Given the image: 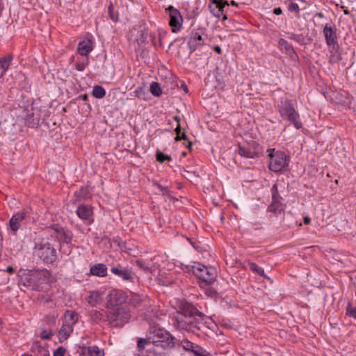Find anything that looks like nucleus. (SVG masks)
<instances>
[{"label": "nucleus", "mask_w": 356, "mask_h": 356, "mask_svg": "<svg viewBox=\"0 0 356 356\" xmlns=\"http://www.w3.org/2000/svg\"><path fill=\"white\" fill-rule=\"evenodd\" d=\"M278 45L280 49L284 50L286 54H292L296 56V52L293 47L286 40L280 38L278 41Z\"/></svg>", "instance_id": "28"}, {"label": "nucleus", "mask_w": 356, "mask_h": 356, "mask_svg": "<svg viewBox=\"0 0 356 356\" xmlns=\"http://www.w3.org/2000/svg\"><path fill=\"white\" fill-rule=\"evenodd\" d=\"M272 202H281L282 197L278 192L277 184H275L271 188Z\"/></svg>", "instance_id": "34"}, {"label": "nucleus", "mask_w": 356, "mask_h": 356, "mask_svg": "<svg viewBox=\"0 0 356 356\" xmlns=\"http://www.w3.org/2000/svg\"><path fill=\"white\" fill-rule=\"evenodd\" d=\"M74 202L86 200L90 197V191L88 186H82L74 194Z\"/></svg>", "instance_id": "18"}, {"label": "nucleus", "mask_w": 356, "mask_h": 356, "mask_svg": "<svg viewBox=\"0 0 356 356\" xmlns=\"http://www.w3.org/2000/svg\"><path fill=\"white\" fill-rule=\"evenodd\" d=\"M78 321V314L75 312L67 310L64 314L63 322L74 325Z\"/></svg>", "instance_id": "26"}, {"label": "nucleus", "mask_w": 356, "mask_h": 356, "mask_svg": "<svg viewBox=\"0 0 356 356\" xmlns=\"http://www.w3.org/2000/svg\"><path fill=\"white\" fill-rule=\"evenodd\" d=\"M54 236L60 243L70 244L72 240V233L70 231H65L62 227L54 229Z\"/></svg>", "instance_id": "14"}, {"label": "nucleus", "mask_w": 356, "mask_h": 356, "mask_svg": "<svg viewBox=\"0 0 356 356\" xmlns=\"http://www.w3.org/2000/svg\"><path fill=\"white\" fill-rule=\"evenodd\" d=\"M245 144L248 146L250 149H251L252 151L255 152V154H257V156L259 155L260 146L257 142L254 140H251Z\"/></svg>", "instance_id": "37"}, {"label": "nucleus", "mask_w": 356, "mask_h": 356, "mask_svg": "<svg viewBox=\"0 0 356 356\" xmlns=\"http://www.w3.org/2000/svg\"><path fill=\"white\" fill-rule=\"evenodd\" d=\"M341 8L343 9V13H344L345 15H349V14H350L349 10H347V9H346L344 6H341Z\"/></svg>", "instance_id": "63"}, {"label": "nucleus", "mask_w": 356, "mask_h": 356, "mask_svg": "<svg viewBox=\"0 0 356 356\" xmlns=\"http://www.w3.org/2000/svg\"><path fill=\"white\" fill-rule=\"evenodd\" d=\"M156 160L160 163H163L165 161H171L172 159L170 156L165 154L163 152H157L156 153Z\"/></svg>", "instance_id": "41"}, {"label": "nucleus", "mask_w": 356, "mask_h": 356, "mask_svg": "<svg viewBox=\"0 0 356 356\" xmlns=\"http://www.w3.org/2000/svg\"><path fill=\"white\" fill-rule=\"evenodd\" d=\"M128 300L126 292L122 290L114 289L109 292L106 297V305L108 309L125 307L124 305Z\"/></svg>", "instance_id": "9"}, {"label": "nucleus", "mask_w": 356, "mask_h": 356, "mask_svg": "<svg viewBox=\"0 0 356 356\" xmlns=\"http://www.w3.org/2000/svg\"><path fill=\"white\" fill-rule=\"evenodd\" d=\"M202 30L192 31L188 40V45L191 51H194L197 47L202 46L204 40L202 37Z\"/></svg>", "instance_id": "13"}, {"label": "nucleus", "mask_w": 356, "mask_h": 356, "mask_svg": "<svg viewBox=\"0 0 356 356\" xmlns=\"http://www.w3.org/2000/svg\"><path fill=\"white\" fill-rule=\"evenodd\" d=\"M135 96L139 98H143L145 95V91L142 88H138L134 91Z\"/></svg>", "instance_id": "52"}, {"label": "nucleus", "mask_w": 356, "mask_h": 356, "mask_svg": "<svg viewBox=\"0 0 356 356\" xmlns=\"http://www.w3.org/2000/svg\"><path fill=\"white\" fill-rule=\"evenodd\" d=\"M248 266L250 267V269L252 272L259 275L260 276H261L264 278H268L267 275L264 273V270L261 267H259V266H257L255 263L249 262Z\"/></svg>", "instance_id": "31"}, {"label": "nucleus", "mask_w": 356, "mask_h": 356, "mask_svg": "<svg viewBox=\"0 0 356 356\" xmlns=\"http://www.w3.org/2000/svg\"><path fill=\"white\" fill-rule=\"evenodd\" d=\"M181 88L184 90L185 92H188V87L184 83L181 84Z\"/></svg>", "instance_id": "57"}, {"label": "nucleus", "mask_w": 356, "mask_h": 356, "mask_svg": "<svg viewBox=\"0 0 356 356\" xmlns=\"http://www.w3.org/2000/svg\"><path fill=\"white\" fill-rule=\"evenodd\" d=\"M6 271L8 273H13L14 272V268L12 266L7 267Z\"/></svg>", "instance_id": "58"}, {"label": "nucleus", "mask_w": 356, "mask_h": 356, "mask_svg": "<svg viewBox=\"0 0 356 356\" xmlns=\"http://www.w3.org/2000/svg\"><path fill=\"white\" fill-rule=\"evenodd\" d=\"M279 112L283 119L290 121L297 129L302 127V123L298 120L300 115L290 100L286 99L281 102Z\"/></svg>", "instance_id": "6"}, {"label": "nucleus", "mask_w": 356, "mask_h": 356, "mask_svg": "<svg viewBox=\"0 0 356 356\" xmlns=\"http://www.w3.org/2000/svg\"><path fill=\"white\" fill-rule=\"evenodd\" d=\"M166 13L170 17L169 25L173 33L179 31L182 27L183 17L179 10L170 5L165 8Z\"/></svg>", "instance_id": "11"}, {"label": "nucleus", "mask_w": 356, "mask_h": 356, "mask_svg": "<svg viewBox=\"0 0 356 356\" xmlns=\"http://www.w3.org/2000/svg\"><path fill=\"white\" fill-rule=\"evenodd\" d=\"M214 51L218 54L221 53V48L219 46H216L214 47Z\"/></svg>", "instance_id": "62"}, {"label": "nucleus", "mask_w": 356, "mask_h": 356, "mask_svg": "<svg viewBox=\"0 0 356 356\" xmlns=\"http://www.w3.org/2000/svg\"><path fill=\"white\" fill-rule=\"evenodd\" d=\"M282 13V9L278 7V8H275L274 10H273V13L276 15H281Z\"/></svg>", "instance_id": "54"}, {"label": "nucleus", "mask_w": 356, "mask_h": 356, "mask_svg": "<svg viewBox=\"0 0 356 356\" xmlns=\"http://www.w3.org/2000/svg\"><path fill=\"white\" fill-rule=\"evenodd\" d=\"M346 315L356 319V307H352L350 304H348L346 308Z\"/></svg>", "instance_id": "42"}, {"label": "nucleus", "mask_w": 356, "mask_h": 356, "mask_svg": "<svg viewBox=\"0 0 356 356\" xmlns=\"http://www.w3.org/2000/svg\"><path fill=\"white\" fill-rule=\"evenodd\" d=\"M92 50L90 40L80 42L78 44V52L81 56H87Z\"/></svg>", "instance_id": "25"}, {"label": "nucleus", "mask_w": 356, "mask_h": 356, "mask_svg": "<svg viewBox=\"0 0 356 356\" xmlns=\"http://www.w3.org/2000/svg\"><path fill=\"white\" fill-rule=\"evenodd\" d=\"M303 222L305 225H309L311 222V218L308 216H305L303 218Z\"/></svg>", "instance_id": "55"}, {"label": "nucleus", "mask_w": 356, "mask_h": 356, "mask_svg": "<svg viewBox=\"0 0 356 356\" xmlns=\"http://www.w3.org/2000/svg\"><path fill=\"white\" fill-rule=\"evenodd\" d=\"M315 16L319 18H324L325 17L324 14L322 12L316 13Z\"/></svg>", "instance_id": "59"}, {"label": "nucleus", "mask_w": 356, "mask_h": 356, "mask_svg": "<svg viewBox=\"0 0 356 356\" xmlns=\"http://www.w3.org/2000/svg\"><path fill=\"white\" fill-rule=\"evenodd\" d=\"M76 214L82 220H92V207L88 204H80L77 207Z\"/></svg>", "instance_id": "16"}, {"label": "nucleus", "mask_w": 356, "mask_h": 356, "mask_svg": "<svg viewBox=\"0 0 356 356\" xmlns=\"http://www.w3.org/2000/svg\"><path fill=\"white\" fill-rule=\"evenodd\" d=\"M26 213L19 211L14 214L9 220L8 226L13 232H17L21 225V222L25 219Z\"/></svg>", "instance_id": "15"}, {"label": "nucleus", "mask_w": 356, "mask_h": 356, "mask_svg": "<svg viewBox=\"0 0 356 356\" xmlns=\"http://www.w3.org/2000/svg\"><path fill=\"white\" fill-rule=\"evenodd\" d=\"M268 156L270 158L268 168L274 172H281L288 165L289 157L282 151H275V149H269Z\"/></svg>", "instance_id": "5"}, {"label": "nucleus", "mask_w": 356, "mask_h": 356, "mask_svg": "<svg viewBox=\"0 0 356 356\" xmlns=\"http://www.w3.org/2000/svg\"><path fill=\"white\" fill-rule=\"evenodd\" d=\"M150 92L155 97H159L162 94L160 84L157 82H152L150 86Z\"/></svg>", "instance_id": "35"}, {"label": "nucleus", "mask_w": 356, "mask_h": 356, "mask_svg": "<svg viewBox=\"0 0 356 356\" xmlns=\"http://www.w3.org/2000/svg\"><path fill=\"white\" fill-rule=\"evenodd\" d=\"M143 300L141 297L138 294H133L129 300V303L134 307H138L141 305Z\"/></svg>", "instance_id": "36"}, {"label": "nucleus", "mask_w": 356, "mask_h": 356, "mask_svg": "<svg viewBox=\"0 0 356 356\" xmlns=\"http://www.w3.org/2000/svg\"><path fill=\"white\" fill-rule=\"evenodd\" d=\"M238 152L241 156L245 158L254 159L257 157V154L252 151L245 143L238 145Z\"/></svg>", "instance_id": "23"}, {"label": "nucleus", "mask_w": 356, "mask_h": 356, "mask_svg": "<svg viewBox=\"0 0 356 356\" xmlns=\"http://www.w3.org/2000/svg\"><path fill=\"white\" fill-rule=\"evenodd\" d=\"M35 252L45 264H53L57 259L56 250L47 241L37 243Z\"/></svg>", "instance_id": "8"}, {"label": "nucleus", "mask_w": 356, "mask_h": 356, "mask_svg": "<svg viewBox=\"0 0 356 356\" xmlns=\"http://www.w3.org/2000/svg\"><path fill=\"white\" fill-rule=\"evenodd\" d=\"M65 353L66 349L63 346H60L54 352L53 356H65Z\"/></svg>", "instance_id": "47"}, {"label": "nucleus", "mask_w": 356, "mask_h": 356, "mask_svg": "<svg viewBox=\"0 0 356 356\" xmlns=\"http://www.w3.org/2000/svg\"><path fill=\"white\" fill-rule=\"evenodd\" d=\"M90 274L98 277H105L107 275V268L105 264H96L90 267Z\"/></svg>", "instance_id": "20"}, {"label": "nucleus", "mask_w": 356, "mask_h": 356, "mask_svg": "<svg viewBox=\"0 0 356 356\" xmlns=\"http://www.w3.org/2000/svg\"><path fill=\"white\" fill-rule=\"evenodd\" d=\"M288 9L291 12H295L298 15L300 9H299L298 5L296 3H294V2L290 3L288 6Z\"/></svg>", "instance_id": "45"}, {"label": "nucleus", "mask_w": 356, "mask_h": 356, "mask_svg": "<svg viewBox=\"0 0 356 356\" xmlns=\"http://www.w3.org/2000/svg\"><path fill=\"white\" fill-rule=\"evenodd\" d=\"M50 277L51 273L47 269H20L18 272V284L29 290L42 291Z\"/></svg>", "instance_id": "2"}, {"label": "nucleus", "mask_w": 356, "mask_h": 356, "mask_svg": "<svg viewBox=\"0 0 356 356\" xmlns=\"http://www.w3.org/2000/svg\"><path fill=\"white\" fill-rule=\"evenodd\" d=\"M86 300L90 306L95 307L97 305L101 303L102 300V293L96 290L90 291L89 296Z\"/></svg>", "instance_id": "19"}, {"label": "nucleus", "mask_w": 356, "mask_h": 356, "mask_svg": "<svg viewBox=\"0 0 356 356\" xmlns=\"http://www.w3.org/2000/svg\"><path fill=\"white\" fill-rule=\"evenodd\" d=\"M156 186L158 187V188L160 190V191L162 193V195H166L168 196L169 198H173L172 195H171V192L168 189V187L166 186H163L162 185L159 184H156Z\"/></svg>", "instance_id": "39"}, {"label": "nucleus", "mask_w": 356, "mask_h": 356, "mask_svg": "<svg viewBox=\"0 0 356 356\" xmlns=\"http://www.w3.org/2000/svg\"><path fill=\"white\" fill-rule=\"evenodd\" d=\"M53 336V332L50 330H43L40 334L42 339L49 340Z\"/></svg>", "instance_id": "40"}, {"label": "nucleus", "mask_w": 356, "mask_h": 356, "mask_svg": "<svg viewBox=\"0 0 356 356\" xmlns=\"http://www.w3.org/2000/svg\"><path fill=\"white\" fill-rule=\"evenodd\" d=\"M111 272L124 282H134L135 273L131 267L118 264L111 268Z\"/></svg>", "instance_id": "12"}, {"label": "nucleus", "mask_w": 356, "mask_h": 356, "mask_svg": "<svg viewBox=\"0 0 356 356\" xmlns=\"http://www.w3.org/2000/svg\"><path fill=\"white\" fill-rule=\"evenodd\" d=\"M175 140L177 141L181 140H186L188 143L186 145V147L190 149L191 148L192 143L188 140V138L187 135L185 134V132L183 131L180 135H179V134H178L177 136L175 137Z\"/></svg>", "instance_id": "38"}, {"label": "nucleus", "mask_w": 356, "mask_h": 356, "mask_svg": "<svg viewBox=\"0 0 356 356\" xmlns=\"http://www.w3.org/2000/svg\"><path fill=\"white\" fill-rule=\"evenodd\" d=\"M341 59L340 54H339V51L337 53L331 54V56L330 58V62H337Z\"/></svg>", "instance_id": "51"}, {"label": "nucleus", "mask_w": 356, "mask_h": 356, "mask_svg": "<svg viewBox=\"0 0 356 356\" xmlns=\"http://www.w3.org/2000/svg\"><path fill=\"white\" fill-rule=\"evenodd\" d=\"M290 39L295 40L300 44L303 43V37L302 35H300V34H292L290 36Z\"/></svg>", "instance_id": "50"}, {"label": "nucleus", "mask_w": 356, "mask_h": 356, "mask_svg": "<svg viewBox=\"0 0 356 356\" xmlns=\"http://www.w3.org/2000/svg\"><path fill=\"white\" fill-rule=\"evenodd\" d=\"M92 94L95 98L102 99L105 96L106 90L102 86H95L93 87Z\"/></svg>", "instance_id": "32"}, {"label": "nucleus", "mask_w": 356, "mask_h": 356, "mask_svg": "<svg viewBox=\"0 0 356 356\" xmlns=\"http://www.w3.org/2000/svg\"><path fill=\"white\" fill-rule=\"evenodd\" d=\"M13 57L8 54L0 59V76H2L8 70Z\"/></svg>", "instance_id": "24"}, {"label": "nucleus", "mask_w": 356, "mask_h": 356, "mask_svg": "<svg viewBox=\"0 0 356 356\" xmlns=\"http://www.w3.org/2000/svg\"><path fill=\"white\" fill-rule=\"evenodd\" d=\"M284 210V206L282 202H271L268 206L267 211L277 216Z\"/></svg>", "instance_id": "27"}, {"label": "nucleus", "mask_w": 356, "mask_h": 356, "mask_svg": "<svg viewBox=\"0 0 356 356\" xmlns=\"http://www.w3.org/2000/svg\"><path fill=\"white\" fill-rule=\"evenodd\" d=\"M147 38V33L145 32V31H141V34L140 38H137L136 40L138 44L145 43Z\"/></svg>", "instance_id": "48"}, {"label": "nucleus", "mask_w": 356, "mask_h": 356, "mask_svg": "<svg viewBox=\"0 0 356 356\" xmlns=\"http://www.w3.org/2000/svg\"><path fill=\"white\" fill-rule=\"evenodd\" d=\"M107 316L108 312H106L104 309H92L90 311V318L95 323L107 321Z\"/></svg>", "instance_id": "17"}, {"label": "nucleus", "mask_w": 356, "mask_h": 356, "mask_svg": "<svg viewBox=\"0 0 356 356\" xmlns=\"http://www.w3.org/2000/svg\"><path fill=\"white\" fill-rule=\"evenodd\" d=\"M175 134H176V136H177L178 134H179V135H180L182 133L181 132V129L180 124H177V126L175 128Z\"/></svg>", "instance_id": "53"}, {"label": "nucleus", "mask_w": 356, "mask_h": 356, "mask_svg": "<svg viewBox=\"0 0 356 356\" xmlns=\"http://www.w3.org/2000/svg\"><path fill=\"white\" fill-rule=\"evenodd\" d=\"M178 313L180 316L175 318V325L181 329L195 332L209 328L212 319L197 307L185 300L180 301L178 306Z\"/></svg>", "instance_id": "1"}, {"label": "nucleus", "mask_w": 356, "mask_h": 356, "mask_svg": "<svg viewBox=\"0 0 356 356\" xmlns=\"http://www.w3.org/2000/svg\"><path fill=\"white\" fill-rule=\"evenodd\" d=\"M213 3L215 4L216 8H220L221 10H223L225 6L229 5L227 0H213Z\"/></svg>", "instance_id": "44"}, {"label": "nucleus", "mask_w": 356, "mask_h": 356, "mask_svg": "<svg viewBox=\"0 0 356 356\" xmlns=\"http://www.w3.org/2000/svg\"><path fill=\"white\" fill-rule=\"evenodd\" d=\"M80 98L83 101H87L88 99V97L86 94L81 95Z\"/></svg>", "instance_id": "61"}, {"label": "nucleus", "mask_w": 356, "mask_h": 356, "mask_svg": "<svg viewBox=\"0 0 356 356\" xmlns=\"http://www.w3.org/2000/svg\"><path fill=\"white\" fill-rule=\"evenodd\" d=\"M131 318L129 311L126 307L113 308L108 312L107 321L113 327H122Z\"/></svg>", "instance_id": "7"}, {"label": "nucleus", "mask_w": 356, "mask_h": 356, "mask_svg": "<svg viewBox=\"0 0 356 356\" xmlns=\"http://www.w3.org/2000/svg\"><path fill=\"white\" fill-rule=\"evenodd\" d=\"M152 343L157 348L163 349L172 348L175 346V338L168 331L160 327H152L149 330Z\"/></svg>", "instance_id": "4"}, {"label": "nucleus", "mask_w": 356, "mask_h": 356, "mask_svg": "<svg viewBox=\"0 0 356 356\" xmlns=\"http://www.w3.org/2000/svg\"><path fill=\"white\" fill-rule=\"evenodd\" d=\"M152 344L149 335L147 338H140L137 343V348L139 352L145 350V346Z\"/></svg>", "instance_id": "30"}, {"label": "nucleus", "mask_w": 356, "mask_h": 356, "mask_svg": "<svg viewBox=\"0 0 356 356\" xmlns=\"http://www.w3.org/2000/svg\"><path fill=\"white\" fill-rule=\"evenodd\" d=\"M76 69L79 71H83L84 69V66L80 64H76Z\"/></svg>", "instance_id": "56"}, {"label": "nucleus", "mask_w": 356, "mask_h": 356, "mask_svg": "<svg viewBox=\"0 0 356 356\" xmlns=\"http://www.w3.org/2000/svg\"><path fill=\"white\" fill-rule=\"evenodd\" d=\"M211 12L213 13L214 16H216L218 18H219L220 16L223 15V10H221L220 8H217L215 7L214 8H212L211 7Z\"/></svg>", "instance_id": "49"}, {"label": "nucleus", "mask_w": 356, "mask_h": 356, "mask_svg": "<svg viewBox=\"0 0 356 356\" xmlns=\"http://www.w3.org/2000/svg\"><path fill=\"white\" fill-rule=\"evenodd\" d=\"M3 248V236L1 232L0 231V250H2Z\"/></svg>", "instance_id": "60"}, {"label": "nucleus", "mask_w": 356, "mask_h": 356, "mask_svg": "<svg viewBox=\"0 0 356 356\" xmlns=\"http://www.w3.org/2000/svg\"><path fill=\"white\" fill-rule=\"evenodd\" d=\"M174 119H175V121H177V124H180V123H179V122H180V118H179V116L176 115V116H175V117H174Z\"/></svg>", "instance_id": "64"}, {"label": "nucleus", "mask_w": 356, "mask_h": 356, "mask_svg": "<svg viewBox=\"0 0 356 356\" xmlns=\"http://www.w3.org/2000/svg\"><path fill=\"white\" fill-rule=\"evenodd\" d=\"M73 331V326L65 323H63L62 327L60 328L59 333V341L63 342L66 340Z\"/></svg>", "instance_id": "21"}, {"label": "nucleus", "mask_w": 356, "mask_h": 356, "mask_svg": "<svg viewBox=\"0 0 356 356\" xmlns=\"http://www.w3.org/2000/svg\"><path fill=\"white\" fill-rule=\"evenodd\" d=\"M202 288L206 296L210 298H214L217 296V291L213 288L211 284H207L205 286H200Z\"/></svg>", "instance_id": "33"}, {"label": "nucleus", "mask_w": 356, "mask_h": 356, "mask_svg": "<svg viewBox=\"0 0 356 356\" xmlns=\"http://www.w3.org/2000/svg\"><path fill=\"white\" fill-rule=\"evenodd\" d=\"M83 353L86 356H102L103 352L96 346L84 348Z\"/></svg>", "instance_id": "29"}, {"label": "nucleus", "mask_w": 356, "mask_h": 356, "mask_svg": "<svg viewBox=\"0 0 356 356\" xmlns=\"http://www.w3.org/2000/svg\"><path fill=\"white\" fill-rule=\"evenodd\" d=\"M136 264L137 266H138L140 268L143 269L145 273L151 272L150 268L145 266L142 261L137 260L136 261Z\"/></svg>", "instance_id": "46"}, {"label": "nucleus", "mask_w": 356, "mask_h": 356, "mask_svg": "<svg viewBox=\"0 0 356 356\" xmlns=\"http://www.w3.org/2000/svg\"><path fill=\"white\" fill-rule=\"evenodd\" d=\"M108 9V14H109L110 18L113 21L117 22L118 19V15L117 13L114 12V8H113V6L112 3L110 4Z\"/></svg>", "instance_id": "43"}, {"label": "nucleus", "mask_w": 356, "mask_h": 356, "mask_svg": "<svg viewBox=\"0 0 356 356\" xmlns=\"http://www.w3.org/2000/svg\"><path fill=\"white\" fill-rule=\"evenodd\" d=\"M186 270L193 273L198 279L200 286H205L207 284H212L217 278V270L211 266H204L200 263L196 265L186 266Z\"/></svg>", "instance_id": "3"}, {"label": "nucleus", "mask_w": 356, "mask_h": 356, "mask_svg": "<svg viewBox=\"0 0 356 356\" xmlns=\"http://www.w3.org/2000/svg\"><path fill=\"white\" fill-rule=\"evenodd\" d=\"M323 33L330 54L337 53L339 45L337 41L336 27H332L329 24H326L323 28Z\"/></svg>", "instance_id": "10"}, {"label": "nucleus", "mask_w": 356, "mask_h": 356, "mask_svg": "<svg viewBox=\"0 0 356 356\" xmlns=\"http://www.w3.org/2000/svg\"><path fill=\"white\" fill-rule=\"evenodd\" d=\"M24 120L25 124L29 127L34 128L39 125L40 118L38 116H35L33 111H28Z\"/></svg>", "instance_id": "22"}]
</instances>
